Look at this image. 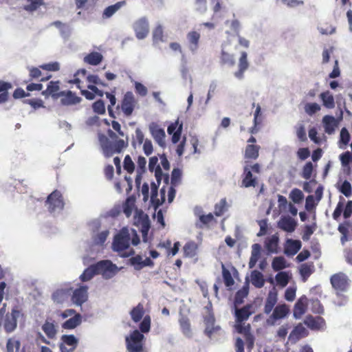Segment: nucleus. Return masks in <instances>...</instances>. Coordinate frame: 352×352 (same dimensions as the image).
<instances>
[{
  "label": "nucleus",
  "instance_id": "f257e3e1",
  "mask_svg": "<svg viewBox=\"0 0 352 352\" xmlns=\"http://www.w3.org/2000/svg\"><path fill=\"white\" fill-rule=\"evenodd\" d=\"M261 173V165L258 163L252 164L245 161L241 175V186L243 188H255L258 184V177L256 175Z\"/></svg>",
  "mask_w": 352,
  "mask_h": 352
},
{
  "label": "nucleus",
  "instance_id": "f03ea898",
  "mask_svg": "<svg viewBox=\"0 0 352 352\" xmlns=\"http://www.w3.org/2000/svg\"><path fill=\"white\" fill-rule=\"evenodd\" d=\"M89 226L91 230V239L93 245L102 246L109 235V228L103 227L99 219H94L91 221Z\"/></svg>",
  "mask_w": 352,
  "mask_h": 352
},
{
  "label": "nucleus",
  "instance_id": "7ed1b4c3",
  "mask_svg": "<svg viewBox=\"0 0 352 352\" xmlns=\"http://www.w3.org/2000/svg\"><path fill=\"white\" fill-rule=\"evenodd\" d=\"M45 205L51 214L54 215L59 214L64 208L63 199L60 192L54 190L49 195L45 201Z\"/></svg>",
  "mask_w": 352,
  "mask_h": 352
},
{
  "label": "nucleus",
  "instance_id": "20e7f679",
  "mask_svg": "<svg viewBox=\"0 0 352 352\" xmlns=\"http://www.w3.org/2000/svg\"><path fill=\"white\" fill-rule=\"evenodd\" d=\"M144 339V336L137 329L133 331L129 336H126V346L129 352H142Z\"/></svg>",
  "mask_w": 352,
  "mask_h": 352
},
{
  "label": "nucleus",
  "instance_id": "39448f33",
  "mask_svg": "<svg viewBox=\"0 0 352 352\" xmlns=\"http://www.w3.org/2000/svg\"><path fill=\"white\" fill-rule=\"evenodd\" d=\"M98 274H101L104 279L113 278L118 272V267L109 260H102L94 264Z\"/></svg>",
  "mask_w": 352,
  "mask_h": 352
},
{
  "label": "nucleus",
  "instance_id": "423d86ee",
  "mask_svg": "<svg viewBox=\"0 0 352 352\" xmlns=\"http://www.w3.org/2000/svg\"><path fill=\"white\" fill-rule=\"evenodd\" d=\"M130 245V236L126 228H123L120 233L117 234L112 243L113 251L120 252L129 248Z\"/></svg>",
  "mask_w": 352,
  "mask_h": 352
},
{
  "label": "nucleus",
  "instance_id": "0eeeda50",
  "mask_svg": "<svg viewBox=\"0 0 352 352\" xmlns=\"http://www.w3.org/2000/svg\"><path fill=\"white\" fill-rule=\"evenodd\" d=\"M88 286L85 285H80L78 288L74 289L71 296L72 302L76 306L81 307L88 300Z\"/></svg>",
  "mask_w": 352,
  "mask_h": 352
},
{
  "label": "nucleus",
  "instance_id": "6e6552de",
  "mask_svg": "<svg viewBox=\"0 0 352 352\" xmlns=\"http://www.w3.org/2000/svg\"><path fill=\"white\" fill-rule=\"evenodd\" d=\"M133 29L135 36L139 40L145 38L149 32V23L146 16H142L136 20L133 24Z\"/></svg>",
  "mask_w": 352,
  "mask_h": 352
},
{
  "label": "nucleus",
  "instance_id": "1a4fd4ad",
  "mask_svg": "<svg viewBox=\"0 0 352 352\" xmlns=\"http://www.w3.org/2000/svg\"><path fill=\"white\" fill-rule=\"evenodd\" d=\"M330 282L332 287L339 292H345L349 287V278L346 274L342 272H338L333 274L330 278Z\"/></svg>",
  "mask_w": 352,
  "mask_h": 352
},
{
  "label": "nucleus",
  "instance_id": "9d476101",
  "mask_svg": "<svg viewBox=\"0 0 352 352\" xmlns=\"http://www.w3.org/2000/svg\"><path fill=\"white\" fill-rule=\"evenodd\" d=\"M20 315V311L16 309H12L10 314L6 315L3 327L7 333L12 332L16 327L17 318Z\"/></svg>",
  "mask_w": 352,
  "mask_h": 352
},
{
  "label": "nucleus",
  "instance_id": "9b49d317",
  "mask_svg": "<svg viewBox=\"0 0 352 352\" xmlns=\"http://www.w3.org/2000/svg\"><path fill=\"white\" fill-rule=\"evenodd\" d=\"M135 98L132 92L127 91L122 99L121 109L126 116H130L135 107Z\"/></svg>",
  "mask_w": 352,
  "mask_h": 352
},
{
  "label": "nucleus",
  "instance_id": "f8f14e48",
  "mask_svg": "<svg viewBox=\"0 0 352 352\" xmlns=\"http://www.w3.org/2000/svg\"><path fill=\"white\" fill-rule=\"evenodd\" d=\"M204 322L206 325L204 332L209 338H211L214 333L218 332L221 329L219 326L214 325L215 318L211 311H209L208 314L204 317Z\"/></svg>",
  "mask_w": 352,
  "mask_h": 352
},
{
  "label": "nucleus",
  "instance_id": "ddd939ff",
  "mask_svg": "<svg viewBox=\"0 0 352 352\" xmlns=\"http://www.w3.org/2000/svg\"><path fill=\"white\" fill-rule=\"evenodd\" d=\"M289 313V309L286 304L278 305L275 307L267 322L269 324H274V321L284 318Z\"/></svg>",
  "mask_w": 352,
  "mask_h": 352
},
{
  "label": "nucleus",
  "instance_id": "4468645a",
  "mask_svg": "<svg viewBox=\"0 0 352 352\" xmlns=\"http://www.w3.org/2000/svg\"><path fill=\"white\" fill-rule=\"evenodd\" d=\"M254 311L252 304H248L242 308L235 307L234 316L236 323H243L254 314Z\"/></svg>",
  "mask_w": 352,
  "mask_h": 352
},
{
  "label": "nucleus",
  "instance_id": "2eb2a0df",
  "mask_svg": "<svg viewBox=\"0 0 352 352\" xmlns=\"http://www.w3.org/2000/svg\"><path fill=\"white\" fill-rule=\"evenodd\" d=\"M278 301V294L275 289L269 292L265 301L263 311L265 314H270L274 311L275 305Z\"/></svg>",
  "mask_w": 352,
  "mask_h": 352
},
{
  "label": "nucleus",
  "instance_id": "dca6fc26",
  "mask_svg": "<svg viewBox=\"0 0 352 352\" xmlns=\"http://www.w3.org/2000/svg\"><path fill=\"white\" fill-rule=\"evenodd\" d=\"M201 208H199V211H195V214L199 217V221L196 223L197 228H203L204 227H209L210 223H217V220L212 213L204 214H201Z\"/></svg>",
  "mask_w": 352,
  "mask_h": 352
},
{
  "label": "nucleus",
  "instance_id": "f3484780",
  "mask_svg": "<svg viewBox=\"0 0 352 352\" xmlns=\"http://www.w3.org/2000/svg\"><path fill=\"white\" fill-rule=\"evenodd\" d=\"M128 146V142H126L123 140H118L115 142H111L104 155L106 157L112 156L114 153H120L123 148Z\"/></svg>",
  "mask_w": 352,
  "mask_h": 352
},
{
  "label": "nucleus",
  "instance_id": "a211bd4d",
  "mask_svg": "<svg viewBox=\"0 0 352 352\" xmlns=\"http://www.w3.org/2000/svg\"><path fill=\"white\" fill-rule=\"evenodd\" d=\"M248 67V54L245 52H242L239 59L238 70L234 72V76L239 79H242L244 76V72Z\"/></svg>",
  "mask_w": 352,
  "mask_h": 352
},
{
  "label": "nucleus",
  "instance_id": "6ab92c4d",
  "mask_svg": "<svg viewBox=\"0 0 352 352\" xmlns=\"http://www.w3.org/2000/svg\"><path fill=\"white\" fill-rule=\"evenodd\" d=\"M305 324L311 329H320L325 326V320L320 316H307Z\"/></svg>",
  "mask_w": 352,
  "mask_h": 352
},
{
  "label": "nucleus",
  "instance_id": "aec40b11",
  "mask_svg": "<svg viewBox=\"0 0 352 352\" xmlns=\"http://www.w3.org/2000/svg\"><path fill=\"white\" fill-rule=\"evenodd\" d=\"M149 129L155 140L158 143L159 145L163 146L164 144V140L165 138V132L164 129L160 128L158 125L154 122H152L149 125Z\"/></svg>",
  "mask_w": 352,
  "mask_h": 352
},
{
  "label": "nucleus",
  "instance_id": "412c9836",
  "mask_svg": "<svg viewBox=\"0 0 352 352\" xmlns=\"http://www.w3.org/2000/svg\"><path fill=\"white\" fill-rule=\"evenodd\" d=\"M260 146L257 144H247L244 153L245 161L250 162L251 160H256L259 156Z\"/></svg>",
  "mask_w": 352,
  "mask_h": 352
},
{
  "label": "nucleus",
  "instance_id": "4be33fe9",
  "mask_svg": "<svg viewBox=\"0 0 352 352\" xmlns=\"http://www.w3.org/2000/svg\"><path fill=\"white\" fill-rule=\"evenodd\" d=\"M307 298L305 296H301L296 302L294 308V316L299 318L307 310Z\"/></svg>",
  "mask_w": 352,
  "mask_h": 352
},
{
  "label": "nucleus",
  "instance_id": "5701e85b",
  "mask_svg": "<svg viewBox=\"0 0 352 352\" xmlns=\"http://www.w3.org/2000/svg\"><path fill=\"white\" fill-rule=\"evenodd\" d=\"M200 37V34L196 31H191L187 34L188 47L192 52H196L198 49Z\"/></svg>",
  "mask_w": 352,
  "mask_h": 352
},
{
  "label": "nucleus",
  "instance_id": "b1692460",
  "mask_svg": "<svg viewBox=\"0 0 352 352\" xmlns=\"http://www.w3.org/2000/svg\"><path fill=\"white\" fill-rule=\"evenodd\" d=\"M278 227L287 232H292L296 227V222L291 217H283L278 223Z\"/></svg>",
  "mask_w": 352,
  "mask_h": 352
},
{
  "label": "nucleus",
  "instance_id": "393cba45",
  "mask_svg": "<svg viewBox=\"0 0 352 352\" xmlns=\"http://www.w3.org/2000/svg\"><path fill=\"white\" fill-rule=\"evenodd\" d=\"M51 25H54L60 31V34L64 39H68L72 34V28L69 25L63 23L60 21H56L51 23Z\"/></svg>",
  "mask_w": 352,
  "mask_h": 352
},
{
  "label": "nucleus",
  "instance_id": "a878e982",
  "mask_svg": "<svg viewBox=\"0 0 352 352\" xmlns=\"http://www.w3.org/2000/svg\"><path fill=\"white\" fill-rule=\"evenodd\" d=\"M126 5L125 1H120L116 3L113 5L107 7L102 13V17L104 19H109L116 12L121 9Z\"/></svg>",
  "mask_w": 352,
  "mask_h": 352
},
{
  "label": "nucleus",
  "instance_id": "bb28decb",
  "mask_svg": "<svg viewBox=\"0 0 352 352\" xmlns=\"http://www.w3.org/2000/svg\"><path fill=\"white\" fill-rule=\"evenodd\" d=\"M198 244L192 241H188L183 248L185 257L192 258L197 254Z\"/></svg>",
  "mask_w": 352,
  "mask_h": 352
},
{
  "label": "nucleus",
  "instance_id": "cd10ccee",
  "mask_svg": "<svg viewBox=\"0 0 352 352\" xmlns=\"http://www.w3.org/2000/svg\"><path fill=\"white\" fill-rule=\"evenodd\" d=\"M324 131L328 134H332L337 126L336 120L332 116H324L322 118Z\"/></svg>",
  "mask_w": 352,
  "mask_h": 352
},
{
  "label": "nucleus",
  "instance_id": "c85d7f7f",
  "mask_svg": "<svg viewBox=\"0 0 352 352\" xmlns=\"http://www.w3.org/2000/svg\"><path fill=\"white\" fill-rule=\"evenodd\" d=\"M302 244L299 240L288 239L285 253L287 255L296 254L301 248Z\"/></svg>",
  "mask_w": 352,
  "mask_h": 352
},
{
  "label": "nucleus",
  "instance_id": "c756f323",
  "mask_svg": "<svg viewBox=\"0 0 352 352\" xmlns=\"http://www.w3.org/2000/svg\"><path fill=\"white\" fill-rule=\"evenodd\" d=\"M59 81H50L47 87V91L52 96L54 99H57L60 96H63L65 94V91L58 92L60 89Z\"/></svg>",
  "mask_w": 352,
  "mask_h": 352
},
{
  "label": "nucleus",
  "instance_id": "7c9ffc66",
  "mask_svg": "<svg viewBox=\"0 0 352 352\" xmlns=\"http://www.w3.org/2000/svg\"><path fill=\"white\" fill-rule=\"evenodd\" d=\"M72 290V287L58 289L53 292L52 295V298L54 300V302L56 303H63L65 300L66 297L69 293V292Z\"/></svg>",
  "mask_w": 352,
  "mask_h": 352
},
{
  "label": "nucleus",
  "instance_id": "2f4dec72",
  "mask_svg": "<svg viewBox=\"0 0 352 352\" xmlns=\"http://www.w3.org/2000/svg\"><path fill=\"white\" fill-rule=\"evenodd\" d=\"M82 322V316L80 314H75L73 317L67 320L62 324L64 329H74Z\"/></svg>",
  "mask_w": 352,
  "mask_h": 352
},
{
  "label": "nucleus",
  "instance_id": "473e14b6",
  "mask_svg": "<svg viewBox=\"0 0 352 352\" xmlns=\"http://www.w3.org/2000/svg\"><path fill=\"white\" fill-rule=\"evenodd\" d=\"M65 98L61 99V104L63 105H73L78 103H80L82 100V98L76 96L74 93L72 91H65V95L63 96Z\"/></svg>",
  "mask_w": 352,
  "mask_h": 352
},
{
  "label": "nucleus",
  "instance_id": "72a5a7b5",
  "mask_svg": "<svg viewBox=\"0 0 352 352\" xmlns=\"http://www.w3.org/2000/svg\"><path fill=\"white\" fill-rule=\"evenodd\" d=\"M261 246L258 243H254L252 245L251 256L249 261V267H255L258 260L261 256Z\"/></svg>",
  "mask_w": 352,
  "mask_h": 352
},
{
  "label": "nucleus",
  "instance_id": "f704fd0d",
  "mask_svg": "<svg viewBox=\"0 0 352 352\" xmlns=\"http://www.w3.org/2000/svg\"><path fill=\"white\" fill-rule=\"evenodd\" d=\"M180 329L186 338H191L192 336V329L191 327L190 320L182 316L179 319Z\"/></svg>",
  "mask_w": 352,
  "mask_h": 352
},
{
  "label": "nucleus",
  "instance_id": "c9c22d12",
  "mask_svg": "<svg viewBox=\"0 0 352 352\" xmlns=\"http://www.w3.org/2000/svg\"><path fill=\"white\" fill-rule=\"evenodd\" d=\"M320 98L322 102V104L327 109H333L335 107V101L333 96L329 91H323L320 94Z\"/></svg>",
  "mask_w": 352,
  "mask_h": 352
},
{
  "label": "nucleus",
  "instance_id": "e433bc0d",
  "mask_svg": "<svg viewBox=\"0 0 352 352\" xmlns=\"http://www.w3.org/2000/svg\"><path fill=\"white\" fill-rule=\"evenodd\" d=\"M103 59L102 55L97 52H93L84 57V62L91 65H99Z\"/></svg>",
  "mask_w": 352,
  "mask_h": 352
},
{
  "label": "nucleus",
  "instance_id": "4c0bfd02",
  "mask_svg": "<svg viewBox=\"0 0 352 352\" xmlns=\"http://www.w3.org/2000/svg\"><path fill=\"white\" fill-rule=\"evenodd\" d=\"M220 63L221 65L232 67L235 64L234 56L227 52L224 47H222L220 55Z\"/></svg>",
  "mask_w": 352,
  "mask_h": 352
},
{
  "label": "nucleus",
  "instance_id": "58836bf2",
  "mask_svg": "<svg viewBox=\"0 0 352 352\" xmlns=\"http://www.w3.org/2000/svg\"><path fill=\"white\" fill-rule=\"evenodd\" d=\"M144 314V306L142 303H139L136 307H133L130 311L131 319L135 322L141 320Z\"/></svg>",
  "mask_w": 352,
  "mask_h": 352
},
{
  "label": "nucleus",
  "instance_id": "ea45409f",
  "mask_svg": "<svg viewBox=\"0 0 352 352\" xmlns=\"http://www.w3.org/2000/svg\"><path fill=\"white\" fill-rule=\"evenodd\" d=\"M96 274L98 273L94 264H93L83 271L79 278L82 282H87L91 280Z\"/></svg>",
  "mask_w": 352,
  "mask_h": 352
},
{
  "label": "nucleus",
  "instance_id": "a19ab883",
  "mask_svg": "<svg viewBox=\"0 0 352 352\" xmlns=\"http://www.w3.org/2000/svg\"><path fill=\"white\" fill-rule=\"evenodd\" d=\"M163 28L162 25L158 24L153 31V45L157 46L160 43L164 42Z\"/></svg>",
  "mask_w": 352,
  "mask_h": 352
},
{
  "label": "nucleus",
  "instance_id": "79ce46f5",
  "mask_svg": "<svg viewBox=\"0 0 352 352\" xmlns=\"http://www.w3.org/2000/svg\"><path fill=\"white\" fill-rule=\"evenodd\" d=\"M138 227L140 228L142 232L143 242L146 243L148 241V233L151 228V221L148 216L144 217V219Z\"/></svg>",
  "mask_w": 352,
  "mask_h": 352
},
{
  "label": "nucleus",
  "instance_id": "37998d69",
  "mask_svg": "<svg viewBox=\"0 0 352 352\" xmlns=\"http://www.w3.org/2000/svg\"><path fill=\"white\" fill-rule=\"evenodd\" d=\"M251 280L253 285L257 288H261L265 284V280L261 272L254 270L251 274Z\"/></svg>",
  "mask_w": 352,
  "mask_h": 352
},
{
  "label": "nucleus",
  "instance_id": "c03bdc74",
  "mask_svg": "<svg viewBox=\"0 0 352 352\" xmlns=\"http://www.w3.org/2000/svg\"><path fill=\"white\" fill-rule=\"evenodd\" d=\"M42 330L44 331L48 338L53 339L57 333L55 325L53 322H50L47 320L42 326Z\"/></svg>",
  "mask_w": 352,
  "mask_h": 352
},
{
  "label": "nucleus",
  "instance_id": "a18cd8bd",
  "mask_svg": "<svg viewBox=\"0 0 352 352\" xmlns=\"http://www.w3.org/2000/svg\"><path fill=\"white\" fill-rule=\"evenodd\" d=\"M228 210V204L226 198L221 199L219 203L214 205V213L217 217L222 216Z\"/></svg>",
  "mask_w": 352,
  "mask_h": 352
},
{
  "label": "nucleus",
  "instance_id": "49530a36",
  "mask_svg": "<svg viewBox=\"0 0 352 352\" xmlns=\"http://www.w3.org/2000/svg\"><path fill=\"white\" fill-rule=\"evenodd\" d=\"M29 4L24 5L23 8L24 10L32 13L36 11L41 6L45 4L43 0H27Z\"/></svg>",
  "mask_w": 352,
  "mask_h": 352
},
{
  "label": "nucleus",
  "instance_id": "de8ad7c7",
  "mask_svg": "<svg viewBox=\"0 0 352 352\" xmlns=\"http://www.w3.org/2000/svg\"><path fill=\"white\" fill-rule=\"evenodd\" d=\"M278 237L276 235L272 236L265 241V247L270 252H277Z\"/></svg>",
  "mask_w": 352,
  "mask_h": 352
},
{
  "label": "nucleus",
  "instance_id": "09e8293b",
  "mask_svg": "<svg viewBox=\"0 0 352 352\" xmlns=\"http://www.w3.org/2000/svg\"><path fill=\"white\" fill-rule=\"evenodd\" d=\"M272 265L274 271H280L287 267L286 261L283 256L275 257L272 261Z\"/></svg>",
  "mask_w": 352,
  "mask_h": 352
},
{
  "label": "nucleus",
  "instance_id": "8fccbe9b",
  "mask_svg": "<svg viewBox=\"0 0 352 352\" xmlns=\"http://www.w3.org/2000/svg\"><path fill=\"white\" fill-rule=\"evenodd\" d=\"M222 276L226 287H231L234 285V280L230 272L222 264Z\"/></svg>",
  "mask_w": 352,
  "mask_h": 352
},
{
  "label": "nucleus",
  "instance_id": "3c124183",
  "mask_svg": "<svg viewBox=\"0 0 352 352\" xmlns=\"http://www.w3.org/2000/svg\"><path fill=\"white\" fill-rule=\"evenodd\" d=\"M61 340L64 344L71 346L74 349L77 346L78 340L74 335H63Z\"/></svg>",
  "mask_w": 352,
  "mask_h": 352
},
{
  "label": "nucleus",
  "instance_id": "603ef678",
  "mask_svg": "<svg viewBox=\"0 0 352 352\" xmlns=\"http://www.w3.org/2000/svg\"><path fill=\"white\" fill-rule=\"evenodd\" d=\"M134 205V199H133L131 197L126 199L125 203L123 205V212L126 217H129L131 215Z\"/></svg>",
  "mask_w": 352,
  "mask_h": 352
},
{
  "label": "nucleus",
  "instance_id": "864d4df0",
  "mask_svg": "<svg viewBox=\"0 0 352 352\" xmlns=\"http://www.w3.org/2000/svg\"><path fill=\"white\" fill-rule=\"evenodd\" d=\"M289 198L295 204H299L302 201V199L304 198V195L300 189L294 188L289 194Z\"/></svg>",
  "mask_w": 352,
  "mask_h": 352
},
{
  "label": "nucleus",
  "instance_id": "5fc2aeb1",
  "mask_svg": "<svg viewBox=\"0 0 352 352\" xmlns=\"http://www.w3.org/2000/svg\"><path fill=\"white\" fill-rule=\"evenodd\" d=\"M316 229V225H306L304 227L302 239L304 241H307L310 239L311 236L313 234Z\"/></svg>",
  "mask_w": 352,
  "mask_h": 352
},
{
  "label": "nucleus",
  "instance_id": "6e6d98bb",
  "mask_svg": "<svg viewBox=\"0 0 352 352\" xmlns=\"http://www.w3.org/2000/svg\"><path fill=\"white\" fill-rule=\"evenodd\" d=\"M176 184V166H173L172 173H171V187L170 188V190L168 192V201L170 202L173 201L174 199V186Z\"/></svg>",
  "mask_w": 352,
  "mask_h": 352
},
{
  "label": "nucleus",
  "instance_id": "4d7b16f0",
  "mask_svg": "<svg viewBox=\"0 0 352 352\" xmlns=\"http://www.w3.org/2000/svg\"><path fill=\"white\" fill-rule=\"evenodd\" d=\"M314 170L313 164L311 162H307L302 168L301 176L305 179H309L311 177Z\"/></svg>",
  "mask_w": 352,
  "mask_h": 352
},
{
  "label": "nucleus",
  "instance_id": "13d9d810",
  "mask_svg": "<svg viewBox=\"0 0 352 352\" xmlns=\"http://www.w3.org/2000/svg\"><path fill=\"white\" fill-rule=\"evenodd\" d=\"M140 333H148L151 329V318L149 316H145L142 321L140 324Z\"/></svg>",
  "mask_w": 352,
  "mask_h": 352
},
{
  "label": "nucleus",
  "instance_id": "bf43d9fd",
  "mask_svg": "<svg viewBox=\"0 0 352 352\" xmlns=\"http://www.w3.org/2000/svg\"><path fill=\"white\" fill-rule=\"evenodd\" d=\"M92 109L94 113L102 115L105 113L104 102L102 100H98L92 104Z\"/></svg>",
  "mask_w": 352,
  "mask_h": 352
},
{
  "label": "nucleus",
  "instance_id": "052dcab7",
  "mask_svg": "<svg viewBox=\"0 0 352 352\" xmlns=\"http://www.w3.org/2000/svg\"><path fill=\"white\" fill-rule=\"evenodd\" d=\"M276 280L279 285L285 287L289 283V276L285 272H278L276 275Z\"/></svg>",
  "mask_w": 352,
  "mask_h": 352
},
{
  "label": "nucleus",
  "instance_id": "680f3d73",
  "mask_svg": "<svg viewBox=\"0 0 352 352\" xmlns=\"http://www.w3.org/2000/svg\"><path fill=\"white\" fill-rule=\"evenodd\" d=\"M98 141L104 155L106 151H107V148L110 144L111 141L105 135L102 133H98Z\"/></svg>",
  "mask_w": 352,
  "mask_h": 352
},
{
  "label": "nucleus",
  "instance_id": "e2e57ef3",
  "mask_svg": "<svg viewBox=\"0 0 352 352\" xmlns=\"http://www.w3.org/2000/svg\"><path fill=\"white\" fill-rule=\"evenodd\" d=\"M123 164L124 170H126L130 174L133 173L135 170V164L132 161L131 157L129 155L125 156Z\"/></svg>",
  "mask_w": 352,
  "mask_h": 352
},
{
  "label": "nucleus",
  "instance_id": "0e129e2a",
  "mask_svg": "<svg viewBox=\"0 0 352 352\" xmlns=\"http://www.w3.org/2000/svg\"><path fill=\"white\" fill-rule=\"evenodd\" d=\"M129 263L133 266L135 270H140L142 269V258L140 255H136L129 259Z\"/></svg>",
  "mask_w": 352,
  "mask_h": 352
},
{
  "label": "nucleus",
  "instance_id": "69168bd1",
  "mask_svg": "<svg viewBox=\"0 0 352 352\" xmlns=\"http://www.w3.org/2000/svg\"><path fill=\"white\" fill-rule=\"evenodd\" d=\"M350 138L351 136L348 130L345 127L342 128L340 134V144L346 146L349 144Z\"/></svg>",
  "mask_w": 352,
  "mask_h": 352
},
{
  "label": "nucleus",
  "instance_id": "338daca9",
  "mask_svg": "<svg viewBox=\"0 0 352 352\" xmlns=\"http://www.w3.org/2000/svg\"><path fill=\"white\" fill-rule=\"evenodd\" d=\"M305 109L307 114L311 116L320 110V106L316 102L307 103Z\"/></svg>",
  "mask_w": 352,
  "mask_h": 352
},
{
  "label": "nucleus",
  "instance_id": "774afa93",
  "mask_svg": "<svg viewBox=\"0 0 352 352\" xmlns=\"http://www.w3.org/2000/svg\"><path fill=\"white\" fill-rule=\"evenodd\" d=\"M300 275L303 277L304 280L311 274L312 270L311 266L307 264H302L300 268Z\"/></svg>",
  "mask_w": 352,
  "mask_h": 352
}]
</instances>
